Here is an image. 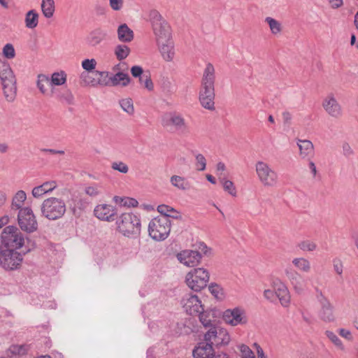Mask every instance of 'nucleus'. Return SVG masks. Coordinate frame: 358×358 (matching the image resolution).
<instances>
[{"label": "nucleus", "mask_w": 358, "mask_h": 358, "mask_svg": "<svg viewBox=\"0 0 358 358\" xmlns=\"http://www.w3.org/2000/svg\"><path fill=\"white\" fill-rule=\"evenodd\" d=\"M0 80L5 99L10 103L15 101L17 96V80L10 64L0 59Z\"/></svg>", "instance_id": "1"}, {"label": "nucleus", "mask_w": 358, "mask_h": 358, "mask_svg": "<svg viewBox=\"0 0 358 358\" xmlns=\"http://www.w3.org/2000/svg\"><path fill=\"white\" fill-rule=\"evenodd\" d=\"M24 244V236L19 228L9 225L3 229L0 236V247L18 251Z\"/></svg>", "instance_id": "2"}, {"label": "nucleus", "mask_w": 358, "mask_h": 358, "mask_svg": "<svg viewBox=\"0 0 358 358\" xmlns=\"http://www.w3.org/2000/svg\"><path fill=\"white\" fill-rule=\"evenodd\" d=\"M148 17L157 43H162L171 38V27L157 10H151Z\"/></svg>", "instance_id": "3"}, {"label": "nucleus", "mask_w": 358, "mask_h": 358, "mask_svg": "<svg viewBox=\"0 0 358 358\" xmlns=\"http://www.w3.org/2000/svg\"><path fill=\"white\" fill-rule=\"evenodd\" d=\"M120 233L127 237H136L141 233V220L134 213H125L121 214L116 221Z\"/></svg>", "instance_id": "4"}, {"label": "nucleus", "mask_w": 358, "mask_h": 358, "mask_svg": "<svg viewBox=\"0 0 358 358\" xmlns=\"http://www.w3.org/2000/svg\"><path fill=\"white\" fill-rule=\"evenodd\" d=\"M41 215L49 220L61 218L66 212L64 201L56 197L45 199L41 206Z\"/></svg>", "instance_id": "5"}, {"label": "nucleus", "mask_w": 358, "mask_h": 358, "mask_svg": "<svg viewBox=\"0 0 358 358\" xmlns=\"http://www.w3.org/2000/svg\"><path fill=\"white\" fill-rule=\"evenodd\" d=\"M26 253L0 247V266L7 271L19 269Z\"/></svg>", "instance_id": "6"}, {"label": "nucleus", "mask_w": 358, "mask_h": 358, "mask_svg": "<svg viewBox=\"0 0 358 358\" xmlns=\"http://www.w3.org/2000/svg\"><path fill=\"white\" fill-rule=\"evenodd\" d=\"M171 231V221L167 217H156L148 225L149 236L155 241L165 240Z\"/></svg>", "instance_id": "7"}, {"label": "nucleus", "mask_w": 358, "mask_h": 358, "mask_svg": "<svg viewBox=\"0 0 358 358\" xmlns=\"http://www.w3.org/2000/svg\"><path fill=\"white\" fill-rule=\"evenodd\" d=\"M210 279L209 272L203 268H193L185 276V282L188 287L195 292H199L207 286Z\"/></svg>", "instance_id": "8"}, {"label": "nucleus", "mask_w": 358, "mask_h": 358, "mask_svg": "<svg viewBox=\"0 0 358 358\" xmlns=\"http://www.w3.org/2000/svg\"><path fill=\"white\" fill-rule=\"evenodd\" d=\"M205 341L208 342L213 348H221L229 345L231 337L224 328L220 326L211 327L203 336Z\"/></svg>", "instance_id": "9"}, {"label": "nucleus", "mask_w": 358, "mask_h": 358, "mask_svg": "<svg viewBox=\"0 0 358 358\" xmlns=\"http://www.w3.org/2000/svg\"><path fill=\"white\" fill-rule=\"evenodd\" d=\"M259 180L265 187H273L278 185V173L266 162L259 161L255 164Z\"/></svg>", "instance_id": "10"}, {"label": "nucleus", "mask_w": 358, "mask_h": 358, "mask_svg": "<svg viewBox=\"0 0 358 358\" xmlns=\"http://www.w3.org/2000/svg\"><path fill=\"white\" fill-rule=\"evenodd\" d=\"M17 224L20 229L27 234L36 231L38 226L36 217L29 207H24L18 211Z\"/></svg>", "instance_id": "11"}, {"label": "nucleus", "mask_w": 358, "mask_h": 358, "mask_svg": "<svg viewBox=\"0 0 358 358\" xmlns=\"http://www.w3.org/2000/svg\"><path fill=\"white\" fill-rule=\"evenodd\" d=\"M316 298L320 305V318L325 322H332L335 320L334 306L330 300L324 294L322 290L316 289Z\"/></svg>", "instance_id": "12"}, {"label": "nucleus", "mask_w": 358, "mask_h": 358, "mask_svg": "<svg viewBox=\"0 0 358 358\" xmlns=\"http://www.w3.org/2000/svg\"><path fill=\"white\" fill-rule=\"evenodd\" d=\"M224 321L233 327L245 325L248 322V318L245 310L241 307L227 309L223 313Z\"/></svg>", "instance_id": "13"}, {"label": "nucleus", "mask_w": 358, "mask_h": 358, "mask_svg": "<svg viewBox=\"0 0 358 358\" xmlns=\"http://www.w3.org/2000/svg\"><path fill=\"white\" fill-rule=\"evenodd\" d=\"M162 124L164 127H173L175 130L185 134L188 131V127L182 115L171 112L164 115Z\"/></svg>", "instance_id": "14"}, {"label": "nucleus", "mask_w": 358, "mask_h": 358, "mask_svg": "<svg viewBox=\"0 0 358 358\" xmlns=\"http://www.w3.org/2000/svg\"><path fill=\"white\" fill-rule=\"evenodd\" d=\"M322 107L325 112L334 118L343 115V108L333 93L328 94L322 100Z\"/></svg>", "instance_id": "15"}, {"label": "nucleus", "mask_w": 358, "mask_h": 358, "mask_svg": "<svg viewBox=\"0 0 358 358\" xmlns=\"http://www.w3.org/2000/svg\"><path fill=\"white\" fill-rule=\"evenodd\" d=\"M271 282L272 288L275 291L280 304L285 308L289 307L291 296L286 285L278 278H273Z\"/></svg>", "instance_id": "16"}, {"label": "nucleus", "mask_w": 358, "mask_h": 358, "mask_svg": "<svg viewBox=\"0 0 358 358\" xmlns=\"http://www.w3.org/2000/svg\"><path fill=\"white\" fill-rule=\"evenodd\" d=\"M180 263L188 267H194L200 263L201 255L199 252L192 250H184L176 255Z\"/></svg>", "instance_id": "17"}, {"label": "nucleus", "mask_w": 358, "mask_h": 358, "mask_svg": "<svg viewBox=\"0 0 358 358\" xmlns=\"http://www.w3.org/2000/svg\"><path fill=\"white\" fill-rule=\"evenodd\" d=\"M285 275L290 282L294 290L297 294H301L306 287L302 275L295 269L290 266H287L284 270Z\"/></svg>", "instance_id": "18"}, {"label": "nucleus", "mask_w": 358, "mask_h": 358, "mask_svg": "<svg viewBox=\"0 0 358 358\" xmlns=\"http://www.w3.org/2000/svg\"><path fill=\"white\" fill-rule=\"evenodd\" d=\"M182 303L186 313L191 315H196L203 310L201 301L196 295L186 294L182 299Z\"/></svg>", "instance_id": "19"}, {"label": "nucleus", "mask_w": 358, "mask_h": 358, "mask_svg": "<svg viewBox=\"0 0 358 358\" xmlns=\"http://www.w3.org/2000/svg\"><path fill=\"white\" fill-rule=\"evenodd\" d=\"M106 72L94 71L92 72H83L80 74V83L83 85L97 86L104 85L99 78L103 77Z\"/></svg>", "instance_id": "20"}, {"label": "nucleus", "mask_w": 358, "mask_h": 358, "mask_svg": "<svg viewBox=\"0 0 358 358\" xmlns=\"http://www.w3.org/2000/svg\"><path fill=\"white\" fill-rule=\"evenodd\" d=\"M94 214L100 220L110 222L115 220L116 211L110 205L100 204L95 207Z\"/></svg>", "instance_id": "21"}, {"label": "nucleus", "mask_w": 358, "mask_h": 358, "mask_svg": "<svg viewBox=\"0 0 358 358\" xmlns=\"http://www.w3.org/2000/svg\"><path fill=\"white\" fill-rule=\"evenodd\" d=\"M192 355L194 358H212L215 354L214 348L203 340L194 347Z\"/></svg>", "instance_id": "22"}, {"label": "nucleus", "mask_w": 358, "mask_h": 358, "mask_svg": "<svg viewBox=\"0 0 358 358\" xmlns=\"http://www.w3.org/2000/svg\"><path fill=\"white\" fill-rule=\"evenodd\" d=\"M51 97H55L62 103H65L69 105L73 104L74 96L69 89H56L52 87L51 92L50 94Z\"/></svg>", "instance_id": "23"}, {"label": "nucleus", "mask_w": 358, "mask_h": 358, "mask_svg": "<svg viewBox=\"0 0 358 358\" xmlns=\"http://www.w3.org/2000/svg\"><path fill=\"white\" fill-rule=\"evenodd\" d=\"M161 55L164 60L166 62H171L173 59L175 55L174 44L171 38H169L167 41L164 43H157Z\"/></svg>", "instance_id": "24"}, {"label": "nucleus", "mask_w": 358, "mask_h": 358, "mask_svg": "<svg viewBox=\"0 0 358 358\" xmlns=\"http://www.w3.org/2000/svg\"><path fill=\"white\" fill-rule=\"evenodd\" d=\"M297 145L301 158H310L314 156V145L310 141L299 139Z\"/></svg>", "instance_id": "25"}, {"label": "nucleus", "mask_w": 358, "mask_h": 358, "mask_svg": "<svg viewBox=\"0 0 358 358\" xmlns=\"http://www.w3.org/2000/svg\"><path fill=\"white\" fill-rule=\"evenodd\" d=\"M215 96V92H199V99L201 105L207 110H214Z\"/></svg>", "instance_id": "26"}, {"label": "nucleus", "mask_w": 358, "mask_h": 358, "mask_svg": "<svg viewBox=\"0 0 358 358\" xmlns=\"http://www.w3.org/2000/svg\"><path fill=\"white\" fill-rule=\"evenodd\" d=\"M57 187L55 181H48L43 182L42 185L35 187L32 189V195L35 198H40L45 194L49 193L55 189Z\"/></svg>", "instance_id": "27"}, {"label": "nucleus", "mask_w": 358, "mask_h": 358, "mask_svg": "<svg viewBox=\"0 0 358 358\" xmlns=\"http://www.w3.org/2000/svg\"><path fill=\"white\" fill-rule=\"evenodd\" d=\"M117 34L118 40L122 43H129L134 37V31L125 23L118 27Z\"/></svg>", "instance_id": "28"}, {"label": "nucleus", "mask_w": 358, "mask_h": 358, "mask_svg": "<svg viewBox=\"0 0 358 358\" xmlns=\"http://www.w3.org/2000/svg\"><path fill=\"white\" fill-rule=\"evenodd\" d=\"M196 315L199 316V321L204 327L210 329L216 325L214 313L211 310H203L198 313Z\"/></svg>", "instance_id": "29"}, {"label": "nucleus", "mask_w": 358, "mask_h": 358, "mask_svg": "<svg viewBox=\"0 0 358 358\" xmlns=\"http://www.w3.org/2000/svg\"><path fill=\"white\" fill-rule=\"evenodd\" d=\"M110 80L113 86L121 85L125 87L130 83V78L127 73L118 71L110 78Z\"/></svg>", "instance_id": "30"}, {"label": "nucleus", "mask_w": 358, "mask_h": 358, "mask_svg": "<svg viewBox=\"0 0 358 358\" xmlns=\"http://www.w3.org/2000/svg\"><path fill=\"white\" fill-rule=\"evenodd\" d=\"M41 8L43 15L46 18H51L55 11V3L54 0H42Z\"/></svg>", "instance_id": "31"}, {"label": "nucleus", "mask_w": 358, "mask_h": 358, "mask_svg": "<svg viewBox=\"0 0 358 358\" xmlns=\"http://www.w3.org/2000/svg\"><path fill=\"white\" fill-rule=\"evenodd\" d=\"M27 199L26 193L22 190H19L13 196L11 203V209L15 210H20L24 207H22Z\"/></svg>", "instance_id": "32"}, {"label": "nucleus", "mask_w": 358, "mask_h": 358, "mask_svg": "<svg viewBox=\"0 0 358 358\" xmlns=\"http://www.w3.org/2000/svg\"><path fill=\"white\" fill-rule=\"evenodd\" d=\"M106 37V34L101 29L92 31L87 37V42L92 46L99 44Z\"/></svg>", "instance_id": "33"}, {"label": "nucleus", "mask_w": 358, "mask_h": 358, "mask_svg": "<svg viewBox=\"0 0 358 358\" xmlns=\"http://www.w3.org/2000/svg\"><path fill=\"white\" fill-rule=\"evenodd\" d=\"M215 68L211 63H208L203 70L201 83H215Z\"/></svg>", "instance_id": "34"}, {"label": "nucleus", "mask_w": 358, "mask_h": 358, "mask_svg": "<svg viewBox=\"0 0 358 358\" xmlns=\"http://www.w3.org/2000/svg\"><path fill=\"white\" fill-rule=\"evenodd\" d=\"M38 13L35 10H29L25 15V25L29 29H34L38 23Z\"/></svg>", "instance_id": "35"}, {"label": "nucleus", "mask_w": 358, "mask_h": 358, "mask_svg": "<svg viewBox=\"0 0 358 358\" xmlns=\"http://www.w3.org/2000/svg\"><path fill=\"white\" fill-rule=\"evenodd\" d=\"M293 265L300 271L308 273L310 271V262L306 258L297 257L292 260Z\"/></svg>", "instance_id": "36"}, {"label": "nucleus", "mask_w": 358, "mask_h": 358, "mask_svg": "<svg viewBox=\"0 0 358 358\" xmlns=\"http://www.w3.org/2000/svg\"><path fill=\"white\" fill-rule=\"evenodd\" d=\"M170 182L173 186L181 190L185 191L190 188L189 182L182 176H173L170 178Z\"/></svg>", "instance_id": "37"}, {"label": "nucleus", "mask_w": 358, "mask_h": 358, "mask_svg": "<svg viewBox=\"0 0 358 358\" xmlns=\"http://www.w3.org/2000/svg\"><path fill=\"white\" fill-rule=\"evenodd\" d=\"M219 182L222 185L224 190L233 197L237 196L236 188L234 182L224 177H220Z\"/></svg>", "instance_id": "38"}, {"label": "nucleus", "mask_w": 358, "mask_h": 358, "mask_svg": "<svg viewBox=\"0 0 358 358\" xmlns=\"http://www.w3.org/2000/svg\"><path fill=\"white\" fill-rule=\"evenodd\" d=\"M28 348L24 345H12L7 350V355L10 357L22 356L27 353Z\"/></svg>", "instance_id": "39"}, {"label": "nucleus", "mask_w": 358, "mask_h": 358, "mask_svg": "<svg viewBox=\"0 0 358 358\" xmlns=\"http://www.w3.org/2000/svg\"><path fill=\"white\" fill-rule=\"evenodd\" d=\"M265 22L268 24L270 31L273 35L277 36L280 34L282 30V27L279 21L271 17H266L265 18Z\"/></svg>", "instance_id": "40"}, {"label": "nucleus", "mask_w": 358, "mask_h": 358, "mask_svg": "<svg viewBox=\"0 0 358 358\" xmlns=\"http://www.w3.org/2000/svg\"><path fill=\"white\" fill-rule=\"evenodd\" d=\"M66 81V74L64 71H62L60 72H55L52 74L51 80L50 84L51 85H62Z\"/></svg>", "instance_id": "41"}, {"label": "nucleus", "mask_w": 358, "mask_h": 358, "mask_svg": "<svg viewBox=\"0 0 358 358\" xmlns=\"http://www.w3.org/2000/svg\"><path fill=\"white\" fill-rule=\"evenodd\" d=\"M114 53L117 59L121 61L128 57L130 53V48L126 45H117L115 48Z\"/></svg>", "instance_id": "42"}, {"label": "nucleus", "mask_w": 358, "mask_h": 358, "mask_svg": "<svg viewBox=\"0 0 358 358\" xmlns=\"http://www.w3.org/2000/svg\"><path fill=\"white\" fill-rule=\"evenodd\" d=\"M121 108L129 115L134 113L133 100L131 98L122 99L119 101Z\"/></svg>", "instance_id": "43"}, {"label": "nucleus", "mask_w": 358, "mask_h": 358, "mask_svg": "<svg viewBox=\"0 0 358 358\" xmlns=\"http://www.w3.org/2000/svg\"><path fill=\"white\" fill-rule=\"evenodd\" d=\"M157 211L161 214L159 217H167L169 219H170V217L178 218L177 215H171V213H178L175 209L172 207H170L169 206L162 204L159 205L157 206Z\"/></svg>", "instance_id": "44"}, {"label": "nucleus", "mask_w": 358, "mask_h": 358, "mask_svg": "<svg viewBox=\"0 0 358 358\" xmlns=\"http://www.w3.org/2000/svg\"><path fill=\"white\" fill-rule=\"evenodd\" d=\"M325 334L327 338L340 350H344V345L341 341V340L333 332L331 331H326Z\"/></svg>", "instance_id": "45"}, {"label": "nucleus", "mask_w": 358, "mask_h": 358, "mask_svg": "<svg viewBox=\"0 0 358 358\" xmlns=\"http://www.w3.org/2000/svg\"><path fill=\"white\" fill-rule=\"evenodd\" d=\"M298 247L304 252H313L317 248V245L310 241H303L299 243Z\"/></svg>", "instance_id": "46"}, {"label": "nucleus", "mask_w": 358, "mask_h": 358, "mask_svg": "<svg viewBox=\"0 0 358 358\" xmlns=\"http://www.w3.org/2000/svg\"><path fill=\"white\" fill-rule=\"evenodd\" d=\"M2 53L3 55L8 59H13L15 57V50L11 43H7L4 45Z\"/></svg>", "instance_id": "47"}, {"label": "nucleus", "mask_w": 358, "mask_h": 358, "mask_svg": "<svg viewBox=\"0 0 358 358\" xmlns=\"http://www.w3.org/2000/svg\"><path fill=\"white\" fill-rule=\"evenodd\" d=\"M48 83H50L49 78L46 76L42 74L38 76L37 87L41 92L43 94H45L47 92L45 87V84Z\"/></svg>", "instance_id": "48"}, {"label": "nucleus", "mask_w": 358, "mask_h": 358, "mask_svg": "<svg viewBox=\"0 0 358 358\" xmlns=\"http://www.w3.org/2000/svg\"><path fill=\"white\" fill-rule=\"evenodd\" d=\"M96 62L94 59H86L82 62V67L85 72H92L96 68Z\"/></svg>", "instance_id": "49"}, {"label": "nucleus", "mask_w": 358, "mask_h": 358, "mask_svg": "<svg viewBox=\"0 0 358 358\" xmlns=\"http://www.w3.org/2000/svg\"><path fill=\"white\" fill-rule=\"evenodd\" d=\"M141 84L144 85V87L148 90L149 91H152L154 88L153 83L150 78V76L148 74H143L139 80Z\"/></svg>", "instance_id": "50"}, {"label": "nucleus", "mask_w": 358, "mask_h": 358, "mask_svg": "<svg viewBox=\"0 0 358 358\" xmlns=\"http://www.w3.org/2000/svg\"><path fill=\"white\" fill-rule=\"evenodd\" d=\"M111 168L122 173H127L129 171L128 166L122 162H114L111 164Z\"/></svg>", "instance_id": "51"}, {"label": "nucleus", "mask_w": 358, "mask_h": 358, "mask_svg": "<svg viewBox=\"0 0 358 358\" xmlns=\"http://www.w3.org/2000/svg\"><path fill=\"white\" fill-rule=\"evenodd\" d=\"M196 168L198 171H204L206 167V160L205 157L201 154L196 155Z\"/></svg>", "instance_id": "52"}, {"label": "nucleus", "mask_w": 358, "mask_h": 358, "mask_svg": "<svg viewBox=\"0 0 358 358\" xmlns=\"http://www.w3.org/2000/svg\"><path fill=\"white\" fill-rule=\"evenodd\" d=\"M160 86L164 92H172L173 86L171 80L168 78H163L160 83Z\"/></svg>", "instance_id": "53"}, {"label": "nucleus", "mask_w": 358, "mask_h": 358, "mask_svg": "<svg viewBox=\"0 0 358 358\" xmlns=\"http://www.w3.org/2000/svg\"><path fill=\"white\" fill-rule=\"evenodd\" d=\"M85 192L90 196H96L100 194V187L98 185L87 186L85 189Z\"/></svg>", "instance_id": "54"}, {"label": "nucleus", "mask_w": 358, "mask_h": 358, "mask_svg": "<svg viewBox=\"0 0 358 358\" xmlns=\"http://www.w3.org/2000/svg\"><path fill=\"white\" fill-rule=\"evenodd\" d=\"M239 348L243 355L241 358H255L253 352L246 345L243 344Z\"/></svg>", "instance_id": "55"}, {"label": "nucleus", "mask_w": 358, "mask_h": 358, "mask_svg": "<svg viewBox=\"0 0 358 358\" xmlns=\"http://www.w3.org/2000/svg\"><path fill=\"white\" fill-rule=\"evenodd\" d=\"M108 1L110 7L114 11H120L123 8V0H108Z\"/></svg>", "instance_id": "56"}, {"label": "nucleus", "mask_w": 358, "mask_h": 358, "mask_svg": "<svg viewBox=\"0 0 358 358\" xmlns=\"http://www.w3.org/2000/svg\"><path fill=\"white\" fill-rule=\"evenodd\" d=\"M208 289L215 297L217 299L220 298V295L222 294V289L219 285L216 284H211L209 285Z\"/></svg>", "instance_id": "57"}, {"label": "nucleus", "mask_w": 358, "mask_h": 358, "mask_svg": "<svg viewBox=\"0 0 358 358\" xmlns=\"http://www.w3.org/2000/svg\"><path fill=\"white\" fill-rule=\"evenodd\" d=\"M199 92H215V83H201Z\"/></svg>", "instance_id": "58"}, {"label": "nucleus", "mask_w": 358, "mask_h": 358, "mask_svg": "<svg viewBox=\"0 0 358 358\" xmlns=\"http://www.w3.org/2000/svg\"><path fill=\"white\" fill-rule=\"evenodd\" d=\"M342 150H343V153L345 157H349L354 155V151H353L352 148H351L350 145L347 142H344L343 143Z\"/></svg>", "instance_id": "59"}, {"label": "nucleus", "mask_w": 358, "mask_h": 358, "mask_svg": "<svg viewBox=\"0 0 358 358\" xmlns=\"http://www.w3.org/2000/svg\"><path fill=\"white\" fill-rule=\"evenodd\" d=\"M334 270L338 275H341L343 271L342 262L339 259H335L333 262Z\"/></svg>", "instance_id": "60"}, {"label": "nucleus", "mask_w": 358, "mask_h": 358, "mask_svg": "<svg viewBox=\"0 0 358 358\" xmlns=\"http://www.w3.org/2000/svg\"><path fill=\"white\" fill-rule=\"evenodd\" d=\"M131 73L134 77L141 78L144 73L143 69L139 66H134L131 69Z\"/></svg>", "instance_id": "61"}, {"label": "nucleus", "mask_w": 358, "mask_h": 358, "mask_svg": "<svg viewBox=\"0 0 358 358\" xmlns=\"http://www.w3.org/2000/svg\"><path fill=\"white\" fill-rule=\"evenodd\" d=\"M264 296L271 301H273L277 297L275 291L269 289L264 290Z\"/></svg>", "instance_id": "62"}, {"label": "nucleus", "mask_w": 358, "mask_h": 358, "mask_svg": "<svg viewBox=\"0 0 358 358\" xmlns=\"http://www.w3.org/2000/svg\"><path fill=\"white\" fill-rule=\"evenodd\" d=\"M282 115L284 124L289 125L292 118V114L288 111H284Z\"/></svg>", "instance_id": "63"}, {"label": "nucleus", "mask_w": 358, "mask_h": 358, "mask_svg": "<svg viewBox=\"0 0 358 358\" xmlns=\"http://www.w3.org/2000/svg\"><path fill=\"white\" fill-rule=\"evenodd\" d=\"M137 205H138V201L136 199H131V198H126L125 201L123 203V206H133V207L137 206Z\"/></svg>", "instance_id": "64"}]
</instances>
